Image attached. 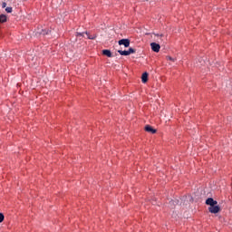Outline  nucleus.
I'll return each mask as SVG.
<instances>
[{
	"mask_svg": "<svg viewBox=\"0 0 232 232\" xmlns=\"http://www.w3.org/2000/svg\"><path fill=\"white\" fill-rule=\"evenodd\" d=\"M102 53H103V55H106L107 57H112L111 51H110V50H107V49L103 50Z\"/></svg>",
	"mask_w": 232,
	"mask_h": 232,
	"instance_id": "nucleus-6",
	"label": "nucleus"
},
{
	"mask_svg": "<svg viewBox=\"0 0 232 232\" xmlns=\"http://www.w3.org/2000/svg\"><path fill=\"white\" fill-rule=\"evenodd\" d=\"M120 46H124L125 48H130V39H121L118 42Z\"/></svg>",
	"mask_w": 232,
	"mask_h": 232,
	"instance_id": "nucleus-2",
	"label": "nucleus"
},
{
	"mask_svg": "<svg viewBox=\"0 0 232 232\" xmlns=\"http://www.w3.org/2000/svg\"><path fill=\"white\" fill-rule=\"evenodd\" d=\"M85 34H86L88 39L93 40L97 37V35H93V36L90 35V34H88V32H86Z\"/></svg>",
	"mask_w": 232,
	"mask_h": 232,
	"instance_id": "nucleus-9",
	"label": "nucleus"
},
{
	"mask_svg": "<svg viewBox=\"0 0 232 232\" xmlns=\"http://www.w3.org/2000/svg\"><path fill=\"white\" fill-rule=\"evenodd\" d=\"M150 48H151L152 52H155L156 53H159V52H160V44H159L157 43H151Z\"/></svg>",
	"mask_w": 232,
	"mask_h": 232,
	"instance_id": "nucleus-3",
	"label": "nucleus"
},
{
	"mask_svg": "<svg viewBox=\"0 0 232 232\" xmlns=\"http://www.w3.org/2000/svg\"><path fill=\"white\" fill-rule=\"evenodd\" d=\"M141 82L143 83H146L148 82V72H143L142 75H141Z\"/></svg>",
	"mask_w": 232,
	"mask_h": 232,
	"instance_id": "nucleus-5",
	"label": "nucleus"
},
{
	"mask_svg": "<svg viewBox=\"0 0 232 232\" xmlns=\"http://www.w3.org/2000/svg\"><path fill=\"white\" fill-rule=\"evenodd\" d=\"M128 52V53H129V55H131V53H135V49H133V48H129V50L127 51Z\"/></svg>",
	"mask_w": 232,
	"mask_h": 232,
	"instance_id": "nucleus-10",
	"label": "nucleus"
},
{
	"mask_svg": "<svg viewBox=\"0 0 232 232\" xmlns=\"http://www.w3.org/2000/svg\"><path fill=\"white\" fill-rule=\"evenodd\" d=\"M205 204L208 207L209 213H212L213 215H217V213H220V206H218V202L213 198H207Z\"/></svg>",
	"mask_w": 232,
	"mask_h": 232,
	"instance_id": "nucleus-1",
	"label": "nucleus"
},
{
	"mask_svg": "<svg viewBox=\"0 0 232 232\" xmlns=\"http://www.w3.org/2000/svg\"><path fill=\"white\" fill-rule=\"evenodd\" d=\"M43 35H48V32L43 30L42 33H41Z\"/></svg>",
	"mask_w": 232,
	"mask_h": 232,
	"instance_id": "nucleus-15",
	"label": "nucleus"
},
{
	"mask_svg": "<svg viewBox=\"0 0 232 232\" xmlns=\"http://www.w3.org/2000/svg\"><path fill=\"white\" fill-rule=\"evenodd\" d=\"M145 131H147L148 133H157V130L153 129V127H151V125H146L145 126Z\"/></svg>",
	"mask_w": 232,
	"mask_h": 232,
	"instance_id": "nucleus-4",
	"label": "nucleus"
},
{
	"mask_svg": "<svg viewBox=\"0 0 232 232\" xmlns=\"http://www.w3.org/2000/svg\"><path fill=\"white\" fill-rule=\"evenodd\" d=\"M168 61H172L173 63H175V59L172 58L171 56H167Z\"/></svg>",
	"mask_w": 232,
	"mask_h": 232,
	"instance_id": "nucleus-13",
	"label": "nucleus"
},
{
	"mask_svg": "<svg viewBox=\"0 0 232 232\" xmlns=\"http://www.w3.org/2000/svg\"><path fill=\"white\" fill-rule=\"evenodd\" d=\"M5 12H7V14H12L13 8L12 7H6Z\"/></svg>",
	"mask_w": 232,
	"mask_h": 232,
	"instance_id": "nucleus-11",
	"label": "nucleus"
},
{
	"mask_svg": "<svg viewBox=\"0 0 232 232\" xmlns=\"http://www.w3.org/2000/svg\"><path fill=\"white\" fill-rule=\"evenodd\" d=\"M3 220H5V215H3V213H0V224L1 222H3Z\"/></svg>",
	"mask_w": 232,
	"mask_h": 232,
	"instance_id": "nucleus-12",
	"label": "nucleus"
},
{
	"mask_svg": "<svg viewBox=\"0 0 232 232\" xmlns=\"http://www.w3.org/2000/svg\"><path fill=\"white\" fill-rule=\"evenodd\" d=\"M2 8H6V2H3Z\"/></svg>",
	"mask_w": 232,
	"mask_h": 232,
	"instance_id": "nucleus-16",
	"label": "nucleus"
},
{
	"mask_svg": "<svg viewBox=\"0 0 232 232\" xmlns=\"http://www.w3.org/2000/svg\"><path fill=\"white\" fill-rule=\"evenodd\" d=\"M6 15L5 14H1L0 15V23H6Z\"/></svg>",
	"mask_w": 232,
	"mask_h": 232,
	"instance_id": "nucleus-7",
	"label": "nucleus"
},
{
	"mask_svg": "<svg viewBox=\"0 0 232 232\" xmlns=\"http://www.w3.org/2000/svg\"><path fill=\"white\" fill-rule=\"evenodd\" d=\"M118 53H120V55H130L128 51L119 50Z\"/></svg>",
	"mask_w": 232,
	"mask_h": 232,
	"instance_id": "nucleus-8",
	"label": "nucleus"
},
{
	"mask_svg": "<svg viewBox=\"0 0 232 232\" xmlns=\"http://www.w3.org/2000/svg\"><path fill=\"white\" fill-rule=\"evenodd\" d=\"M84 37V33H77V37Z\"/></svg>",
	"mask_w": 232,
	"mask_h": 232,
	"instance_id": "nucleus-14",
	"label": "nucleus"
}]
</instances>
